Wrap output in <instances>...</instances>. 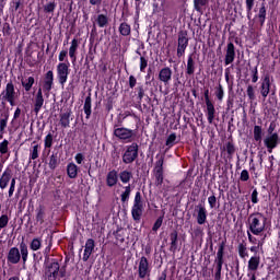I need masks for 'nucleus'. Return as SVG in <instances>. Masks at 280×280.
I'll list each match as a JSON object with an SVG mask.
<instances>
[{"label": "nucleus", "instance_id": "nucleus-35", "mask_svg": "<svg viewBox=\"0 0 280 280\" xmlns=\"http://www.w3.org/2000/svg\"><path fill=\"white\" fill-rule=\"evenodd\" d=\"M120 34L124 36H128L130 34V26L126 23H122L119 27Z\"/></svg>", "mask_w": 280, "mask_h": 280}, {"label": "nucleus", "instance_id": "nucleus-14", "mask_svg": "<svg viewBox=\"0 0 280 280\" xmlns=\"http://www.w3.org/2000/svg\"><path fill=\"white\" fill-rule=\"evenodd\" d=\"M115 136L118 137L121 140H128L132 137L133 132L126 128H117L114 131Z\"/></svg>", "mask_w": 280, "mask_h": 280}, {"label": "nucleus", "instance_id": "nucleus-60", "mask_svg": "<svg viewBox=\"0 0 280 280\" xmlns=\"http://www.w3.org/2000/svg\"><path fill=\"white\" fill-rule=\"evenodd\" d=\"M252 201L254 202V205H257L258 202V192L256 189L252 194Z\"/></svg>", "mask_w": 280, "mask_h": 280}, {"label": "nucleus", "instance_id": "nucleus-19", "mask_svg": "<svg viewBox=\"0 0 280 280\" xmlns=\"http://www.w3.org/2000/svg\"><path fill=\"white\" fill-rule=\"evenodd\" d=\"M143 212V203H133L131 213H132V218L136 221L141 220V215Z\"/></svg>", "mask_w": 280, "mask_h": 280}, {"label": "nucleus", "instance_id": "nucleus-16", "mask_svg": "<svg viewBox=\"0 0 280 280\" xmlns=\"http://www.w3.org/2000/svg\"><path fill=\"white\" fill-rule=\"evenodd\" d=\"M52 83H54V73L52 71H48L45 75V81L43 84V90L45 92H49L52 88Z\"/></svg>", "mask_w": 280, "mask_h": 280}, {"label": "nucleus", "instance_id": "nucleus-51", "mask_svg": "<svg viewBox=\"0 0 280 280\" xmlns=\"http://www.w3.org/2000/svg\"><path fill=\"white\" fill-rule=\"evenodd\" d=\"M176 140V135L172 133L166 141V145L172 147L174 144V141Z\"/></svg>", "mask_w": 280, "mask_h": 280}, {"label": "nucleus", "instance_id": "nucleus-43", "mask_svg": "<svg viewBox=\"0 0 280 280\" xmlns=\"http://www.w3.org/2000/svg\"><path fill=\"white\" fill-rule=\"evenodd\" d=\"M266 14H267V10H266L265 5H262L261 9L259 10V19H260L261 24H264L266 21Z\"/></svg>", "mask_w": 280, "mask_h": 280}, {"label": "nucleus", "instance_id": "nucleus-44", "mask_svg": "<svg viewBox=\"0 0 280 280\" xmlns=\"http://www.w3.org/2000/svg\"><path fill=\"white\" fill-rule=\"evenodd\" d=\"M52 145V135L48 133L45 137V148H50Z\"/></svg>", "mask_w": 280, "mask_h": 280}, {"label": "nucleus", "instance_id": "nucleus-56", "mask_svg": "<svg viewBox=\"0 0 280 280\" xmlns=\"http://www.w3.org/2000/svg\"><path fill=\"white\" fill-rule=\"evenodd\" d=\"M249 179V174H248V171L244 170L242 171V174H241V180H248Z\"/></svg>", "mask_w": 280, "mask_h": 280}, {"label": "nucleus", "instance_id": "nucleus-6", "mask_svg": "<svg viewBox=\"0 0 280 280\" xmlns=\"http://www.w3.org/2000/svg\"><path fill=\"white\" fill-rule=\"evenodd\" d=\"M265 145L268 148V151L271 153L275 148L280 143V138L278 133L267 135L264 139Z\"/></svg>", "mask_w": 280, "mask_h": 280}, {"label": "nucleus", "instance_id": "nucleus-31", "mask_svg": "<svg viewBox=\"0 0 280 280\" xmlns=\"http://www.w3.org/2000/svg\"><path fill=\"white\" fill-rule=\"evenodd\" d=\"M20 249H21L22 260L25 264L28 255L27 246L24 243H21Z\"/></svg>", "mask_w": 280, "mask_h": 280}, {"label": "nucleus", "instance_id": "nucleus-38", "mask_svg": "<svg viewBox=\"0 0 280 280\" xmlns=\"http://www.w3.org/2000/svg\"><path fill=\"white\" fill-rule=\"evenodd\" d=\"M57 164H58V159H57V156H56L55 154H52V155L49 158V163H48L50 170H56Z\"/></svg>", "mask_w": 280, "mask_h": 280}, {"label": "nucleus", "instance_id": "nucleus-27", "mask_svg": "<svg viewBox=\"0 0 280 280\" xmlns=\"http://www.w3.org/2000/svg\"><path fill=\"white\" fill-rule=\"evenodd\" d=\"M31 250H39L42 248V238L35 237L30 245Z\"/></svg>", "mask_w": 280, "mask_h": 280}, {"label": "nucleus", "instance_id": "nucleus-12", "mask_svg": "<svg viewBox=\"0 0 280 280\" xmlns=\"http://www.w3.org/2000/svg\"><path fill=\"white\" fill-rule=\"evenodd\" d=\"M95 247V243L92 238H89L85 243V248H84V254H83V261H88L89 258L91 257L93 250Z\"/></svg>", "mask_w": 280, "mask_h": 280}, {"label": "nucleus", "instance_id": "nucleus-21", "mask_svg": "<svg viewBox=\"0 0 280 280\" xmlns=\"http://www.w3.org/2000/svg\"><path fill=\"white\" fill-rule=\"evenodd\" d=\"M207 221V210L203 206H199L198 212H197V222L198 224H206Z\"/></svg>", "mask_w": 280, "mask_h": 280}, {"label": "nucleus", "instance_id": "nucleus-13", "mask_svg": "<svg viewBox=\"0 0 280 280\" xmlns=\"http://www.w3.org/2000/svg\"><path fill=\"white\" fill-rule=\"evenodd\" d=\"M20 258H21V255L19 249L16 247H12L8 254V261L12 265H16L20 262Z\"/></svg>", "mask_w": 280, "mask_h": 280}, {"label": "nucleus", "instance_id": "nucleus-26", "mask_svg": "<svg viewBox=\"0 0 280 280\" xmlns=\"http://www.w3.org/2000/svg\"><path fill=\"white\" fill-rule=\"evenodd\" d=\"M70 115L71 113L70 112H65L60 115V124L62 127H69L70 125Z\"/></svg>", "mask_w": 280, "mask_h": 280}, {"label": "nucleus", "instance_id": "nucleus-49", "mask_svg": "<svg viewBox=\"0 0 280 280\" xmlns=\"http://www.w3.org/2000/svg\"><path fill=\"white\" fill-rule=\"evenodd\" d=\"M44 211L43 210H38L37 211V215H36V222H39V224H43L44 222Z\"/></svg>", "mask_w": 280, "mask_h": 280}, {"label": "nucleus", "instance_id": "nucleus-2", "mask_svg": "<svg viewBox=\"0 0 280 280\" xmlns=\"http://www.w3.org/2000/svg\"><path fill=\"white\" fill-rule=\"evenodd\" d=\"M69 67H70V63L68 60H67V62H60L57 66V78L61 85H63L68 80Z\"/></svg>", "mask_w": 280, "mask_h": 280}, {"label": "nucleus", "instance_id": "nucleus-5", "mask_svg": "<svg viewBox=\"0 0 280 280\" xmlns=\"http://www.w3.org/2000/svg\"><path fill=\"white\" fill-rule=\"evenodd\" d=\"M65 272L60 270V266L58 262H51L48 271H47V277L49 280H57L58 278H63Z\"/></svg>", "mask_w": 280, "mask_h": 280}, {"label": "nucleus", "instance_id": "nucleus-61", "mask_svg": "<svg viewBox=\"0 0 280 280\" xmlns=\"http://www.w3.org/2000/svg\"><path fill=\"white\" fill-rule=\"evenodd\" d=\"M133 205H142V201H141V194H140V192H137V194H136L135 203H133Z\"/></svg>", "mask_w": 280, "mask_h": 280}, {"label": "nucleus", "instance_id": "nucleus-37", "mask_svg": "<svg viewBox=\"0 0 280 280\" xmlns=\"http://www.w3.org/2000/svg\"><path fill=\"white\" fill-rule=\"evenodd\" d=\"M130 194H131L130 186H126L125 191L121 194V201L127 202V200L129 199Z\"/></svg>", "mask_w": 280, "mask_h": 280}, {"label": "nucleus", "instance_id": "nucleus-18", "mask_svg": "<svg viewBox=\"0 0 280 280\" xmlns=\"http://www.w3.org/2000/svg\"><path fill=\"white\" fill-rule=\"evenodd\" d=\"M43 104H44L43 90H42V88H39L38 92L36 94V97H35V105H34V112L36 114H38Z\"/></svg>", "mask_w": 280, "mask_h": 280}, {"label": "nucleus", "instance_id": "nucleus-63", "mask_svg": "<svg viewBox=\"0 0 280 280\" xmlns=\"http://www.w3.org/2000/svg\"><path fill=\"white\" fill-rule=\"evenodd\" d=\"M83 160H84V156L81 153H78L75 155V161L78 164H81Z\"/></svg>", "mask_w": 280, "mask_h": 280}, {"label": "nucleus", "instance_id": "nucleus-59", "mask_svg": "<svg viewBox=\"0 0 280 280\" xmlns=\"http://www.w3.org/2000/svg\"><path fill=\"white\" fill-rule=\"evenodd\" d=\"M226 151L229 154H233L235 152V148L231 142L226 144Z\"/></svg>", "mask_w": 280, "mask_h": 280}, {"label": "nucleus", "instance_id": "nucleus-47", "mask_svg": "<svg viewBox=\"0 0 280 280\" xmlns=\"http://www.w3.org/2000/svg\"><path fill=\"white\" fill-rule=\"evenodd\" d=\"M38 158V145H34L33 149L31 150V159L35 160Z\"/></svg>", "mask_w": 280, "mask_h": 280}, {"label": "nucleus", "instance_id": "nucleus-64", "mask_svg": "<svg viewBox=\"0 0 280 280\" xmlns=\"http://www.w3.org/2000/svg\"><path fill=\"white\" fill-rule=\"evenodd\" d=\"M136 83H137V80L135 79V77H130L129 78V84H130V88H133L135 85H136Z\"/></svg>", "mask_w": 280, "mask_h": 280}, {"label": "nucleus", "instance_id": "nucleus-10", "mask_svg": "<svg viewBox=\"0 0 280 280\" xmlns=\"http://www.w3.org/2000/svg\"><path fill=\"white\" fill-rule=\"evenodd\" d=\"M259 266H260V256L255 255L250 257L248 261V273H255L256 271H258Z\"/></svg>", "mask_w": 280, "mask_h": 280}, {"label": "nucleus", "instance_id": "nucleus-29", "mask_svg": "<svg viewBox=\"0 0 280 280\" xmlns=\"http://www.w3.org/2000/svg\"><path fill=\"white\" fill-rule=\"evenodd\" d=\"M96 22H97V24H98L100 27H104V26L107 25L108 19H107L106 15L100 14V15L97 16V19H96Z\"/></svg>", "mask_w": 280, "mask_h": 280}, {"label": "nucleus", "instance_id": "nucleus-9", "mask_svg": "<svg viewBox=\"0 0 280 280\" xmlns=\"http://www.w3.org/2000/svg\"><path fill=\"white\" fill-rule=\"evenodd\" d=\"M215 266H217L215 280H220L221 270L223 266V246H221L217 253Z\"/></svg>", "mask_w": 280, "mask_h": 280}, {"label": "nucleus", "instance_id": "nucleus-48", "mask_svg": "<svg viewBox=\"0 0 280 280\" xmlns=\"http://www.w3.org/2000/svg\"><path fill=\"white\" fill-rule=\"evenodd\" d=\"M247 95H248L249 100H252V101H254L256 98L255 91L252 85H248V88H247Z\"/></svg>", "mask_w": 280, "mask_h": 280}, {"label": "nucleus", "instance_id": "nucleus-25", "mask_svg": "<svg viewBox=\"0 0 280 280\" xmlns=\"http://www.w3.org/2000/svg\"><path fill=\"white\" fill-rule=\"evenodd\" d=\"M67 173L69 178H77L78 166L74 163H69L67 166Z\"/></svg>", "mask_w": 280, "mask_h": 280}, {"label": "nucleus", "instance_id": "nucleus-15", "mask_svg": "<svg viewBox=\"0 0 280 280\" xmlns=\"http://www.w3.org/2000/svg\"><path fill=\"white\" fill-rule=\"evenodd\" d=\"M172 74H173V71H172L168 67H166V68H163V69L160 71V73H159V79H160L162 82L168 84V83L171 82V80H172Z\"/></svg>", "mask_w": 280, "mask_h": 280}, {"label": "nucleus", "instance_id": "nucleus-30", "mask_svg": "<svg viewBox=\"0 0 280 280\" xmlns=\"http://www.w3.org/2000/svg\"><path fill=\"white\" fill-rule=\"evenodd\" d=\"M91 108H92L91 97L89 96L85 98V103H84V113L86 114L88 118L92 113Z\"/></svg>", "mask_w": 280, "mask_h": 280}, {"label": "nucleus", "instance_id": "nucleus-11", "mask_svg": "<svg viewBox=\"0 0 280 280\" xmlns=\"http://www.w3.org/2000/svg\"><path fill=\"white\" fill-rule=\"evenodd\" d=\"M12 178L11 170L7 168L0 176V189H7Z\"/></svg>", "mask_w": 280, "mask_h": 280}, {"label": "nucleus", "instance_id": "nucleus-24", "mask_svg": "<svg viewBox=\"0 0 280 280\" xmlns=\"http://www.w3.org/2000/svg\"><path fill=\"white\" fill-rule=\"evenodd\" d=\"M78 40L74 38L72 42H71V46L69 48V56L70 58L72 59V61L74 62L77 60V49H78Z\"/></svg>", "mask_w": 280, "mask_h": 280}, {"label": "nucleus", "instance_id": "nucleus-20", "mask_svg": "<svg viewBox=\"0 0 280 280\" xmlns=\"http://www.w3.org/2000/svg\"><path fill=\"white\" fill-rule=\"evenodd\" d=\"M270 85H271L270 78L269 75H266L261 83V89H260V93L265 98L270 93Z\"/></svg>", "mask_w": 280, "mask_h": 280}, {"label": "nucleus", "instance_id": "nucleus-41", "mask_svg": "<svg viewBox=\"0 0 280 280\" xmlns=\"http://www.w3.org/2000/svg\"><path fill=\"white\" fill-rule=\"evenodd\" d=\"M8 145H9V141L8 140H3L0 143V153L1 154H5L8 152Z\"/></svg>", "mask_w": 280, "mask_h": 280}, {"label": "nucleus", "instance_id": "nucleus-17", "mask_svg": "<svg viewBox=\"0 0 280 280\" xmlns=\"http://www.w3.org/2000/svg\"><path fill=\"white\" fill-rule=\"evenodd\" d=\"M235 59V47L232 43L228 45L226 56H225V65L229 66Z\"/></svg>", "mask_w": 280, "mask_h": 280}, {"label": "nucleus", "instance_id": "nucleus-7", "mask_svg": "<svg viewBox=\"0 0 280 280\" xmlns=\"http://www.w3.org/2000/svg\"><path fill=\"white\" fill-rule=\"evenodd\" d=\"M205 98H206V105H207V110H206L207 118H208V121L210 124H212L214 118H215V108H214V105L212 104V102L209 98V90H207L205 92Z\"/></svg>", "mask_w": 280, "mask_h": 280}, {"label": "nucleus", "instance_id": "nucleus-57", "mask_svg": "<svg viewBox=\"0 0 280 280\" xmlns=\"http://www.w3.org/2000/svg\"><path fill=\"white\" fill-rule=\"evenodd\" d=\"M156 185H162L163 183V173H155Z\"/></svg>", "mask_w": 280, "mask_h": 280}, {"label": "nucleus", "instance_id": "nucleus-42", "mask_svg": "<svg viewBox=\"0 0 280 280\" xmlns=\"http://www.w3.org/2000/svg\"><path fill=\"white\" fill-rule=\"evenodd\" d=\"M9 219L7 214H2L0 217V229H5V226L8 225Z\"/></svg>", "mask_w": 280, "mask_h": 280}, {"label": "nucleus", "instance_id": "nucleus-4", "mask_svg": "<svg viewBox=\"0 0 280 280\" xmlns=\"http://www.w3.org/2000/svg\"><path fill=\"white\" fill-rule=\"evenodd\" d=\"M151 269L147 257L142 256L138 265V273L140 279H144L150 276Z\"/></svg>", "mask_w": 280, "mask_h": 280}, {"label": "nucleus", "instance_id": "nucleus-23", "mask_svg": "<svg viewBox=\"0 0 280 280\" xmlns=\"http://www.w3.org/2000/svg\"><path fill=\"white\" fill-rule=\"evenodd\" d=\"M188 46V39L186 37H179L177 55L180 57L184 55L186 47Z\"/></svg>", "mask_w": 280, "mask_h": 280}, {"label": "nucleus", "instance_id": "nucleus-22", "mask_svg": "<svg viewBox=\"0 0 280 280\" xmlns=\"http://www.w3.org/2000/svg\"><path fill=\"white\" fill-rule=\"evenodd\" d=\"M117 180H118L117 172L115 170L110 171L106 177V183H107L108 187H114V185L117 184Z\"/></svg>", "mask_w": 280, "mask_h": 280}, {"label": "nucleus", "instance_id": "nucleus-3", "mask_svg": "<svg viewBox=\"0 0 280 280\" xmlns=\"http://www.w3.org/2000/svg\"><path fill=\"white\" fill-rule=\"evenodd\" d=\"M2 100L10 103L11 106L15 104L16 92L14 85L9 82L5 86V90L1 93Z\"/></svg>", "mask_w": 280, "mask_h": 280}, {"label": "nucleus", "instance_id": "nucleus-36", "mask_svg": "<svg viewBox=\"0 0 280 280\" xmlns=\"http://www.w3.org/2000/svg\"><path fill=\"white\" fill-rule=\"evenodd\" d=\"M261 133H262V129L260 126H255L254 128V137L256 141H260L261 140Z\"/></svg>", "mask_w": 280, "mask_h": 280}, {"label": "nucleus", "instance_id": "nucleus-55", "mask_svg": "<svg viewBox=\"0 0 280 280\" xmlns=\"http://www.w3.org/2000/svg\"><path fill=\"white\" fill-rule=\"evenodd\" d=\"M172 248H175L177 245V233L171 235Z\"/></svg>", "mask_w": 280, "mask_h": 280}, {"label": "nucleus", "instance_id": "nucleus-32", "mask_svg": "<svg viewBox=\"0 0 280 280\" xmlns=\"http://www.w3.org/2000/svg\"><path fill=\"white\" fill-rule=\"evenodd\" d=\"M34 81H35V80H34L33 77H30V78L26 80V82L22 80V85L24 86V89H25L26 92H28V91L32 89V86H33V84H34Z\"/></svg>", "mask_w": 280, "mask_h": 280}, {"label": "nucleus", "instance_id": "nucleus-40", "mask_svg": "<svg viewBox=\"0 0 280 280\" xmlns=\"http://www.w3.org/2000/svg\"><path fill=\"white\" fill-rule=\"evenodd\" d=\"M154 172H155V174H163V159L162 158L156 162Z\"/></svg>", "mask_w": 280, "mask_h": 280}, {"label": "nucleus", "instance_id": "nucleus-33", "mask_svg": "<svg viewBox=\"0 0 280 280\" xmlns=\"http://www.w3.org/2000/svg\"><path fill=\"white\" fill-rule=\"evenodd\" d=\"M238 254H240V257L242 259L248 258V252H247V248H246V246L244 244H241L238 246Z\"/></svg>", "mask_w": 280, "mask_h": 280}, {"label": "nucleus", "instance_id": "nucleus-50", "mask_svg": "<svg viewBox=\"0 0 280 280\" xmlns=\"http://www.w3.org/2000/svg\"><path fill=\"white\" fill-rule=\"evenodd\" d=\"M162 224H163V217H160V218L155 221V223H154V225H153V231H158V230L162 226Z\"/></svg>", "mask_w": 280, "mask_h": 280}, {"label": "nucleus", "instance_id": "nucleus-53", "mask_svg": "<svg viewBox=\"0 0 280 280\" xmlns=\"http://www.w3.org/2000/svg\"><path fill=\"white\" fill-rule=\"evenodd\" d=\"M8 117L0 119V132H4V129L7 127Z\"/></svg>", "mask_w": 280, "mask_h": 280}, {"label": "nucleus", "instance_id": "nucleus-46", "mask_svg": "<svg viewBox=\"0 0 280 280\" xmlns=\"http://www.w3.org/2000/svg\"><path fill=\"white\" fill-rule=\"evenodd\" d=\"M147 67H148V60L144 57H141L140 58V70H141V72H144Z\"/></svg>", "mask_w": 280, "mask_h": 280}, {"label": "nucleus", "instance_id": "nucleus-62", "mask_svg": "<svg viewBox=\"0 0 280 280\" xmlns=\"http://www.w3.org/2000/svg\"><path fill=\"white\" fill-rule=\"evenodd\" d=\"M255 0H246V7L248 11H252Z\"/></svg>", "mask_w": 280, "mask_h": 280}, {"label": "nucleus", "instance_id": "nucleus-34", "mask_svg": "<svg viewBox=\"0 0 280 280\" xmlns=\"http://www.w3.org/2000/svg\"><path fill=\"white\" fill-rule=\"evenodd\" d=\"M195 72V62L191 56H189L187 61V73L192 74Z\"/></svg>", "mask_w": 280, "mask_h": 280}, {"label": "nucleus", "instance_id": "nucleus-8", "mask_svg": "<svg viewBox=\"0 0 280 280\" xmlns=\"http://www.w3.org/2000/svg\"><path fill=\"white\" fill-rule=\"evenodd\" d=\"M138 156V145L136 143H132L130 147H128L127 151L124 154V162L125 163H131L135 161V159Z\"/></svg>", "mask_w": 280, "mask_h": 280}, {"label": "nucleus", "instance_id": "nucleus-58", "mask_svg": "<svg viewBox=\"0 0 280 280\" xmlns=\"http://www.w3.org/2000/svg\"><path fill=\"white\" fill-rule=\"evenodd\" d=\"M67 55H68L67 50H61L59 54V57H58L59 61H61V62L65 61L67 58Z\"/></svg>", "mask_w": 280, "mask_h": 280}, {"label": "nucleus", "instance_id": "nucleus-54", "mask_svg": "<svg viewBox=\"0 0 280 280\" xmlns=\"http://www.w3.org/2000/svg\"><path fill=\"white\" fill-rule=\"evenodd\" d=\"M55 3L50 2L44 7L45 12H54L55 10Z\"/></svg>", "mask_w": 280, "mask_h": 280}, {"label": "nucleus", "instance_id": "nucleus-28", "mask_svg": "<svg viewBox=\"0 0 280 280\" xmlns=\"http://www.w3.org/2000/svg\"><path fill=\"white\" fill-rule=\"evenodd\" d=\"M132 177V174L128 171H124L119 174V178L121 183H129L130 178Z\"/></svg>", "mask_w": 280, "mask_h": 280}, {"label": "nucleus", "instance_id": "nucleus-45", "mask_svg": "<svg viewBox=\"0 0 280 280\" xmlns=\"http://www.w3.org/2000/svg\"><path fill=\"white\" fill-rule=\"evenodd\" d=\"M215 95H217V97H218L220 101L223 100L224 91H223V88H222L221 84H220L219 88L217 89Z\"/></svg>", "mask_w": 280, "mask_h": 280}, {"label": "nucleus", "instance_id": "nucleus-52", "mask_svg": "<svg viewBox=\"0 0 280 280\" xmlns=\"http://www.w3.org/2000/svg\"><path fill=\"white\" fill-rule=\"evenodd\" d=\"M208 201H209V205L211 207V209H214L215 205H217V197L213 195V196H210L208 198Z\"/></svg>", "mask_w": 280, "mask_h": 280}, {"label": "nucleus", "instance_id": "nucleus-39", "mask_svg": "<svg viewBox=\"0 0 280 280\" xmlns=\"http://www.w3.org/2000/svg\"><path fill=\"white\" fill-rule=\"evenodd\" d=\"M208 3V0H194L195 9L200 11Z\"/></svg>", "mask_w": 280, "mask_h": 280}, {"label": "nucleus", "instance_id": "nucleus-1", "mask_svg": "<svg viewBox=\"0 0 280 280\" xmlns=\"http://www.w3.org/2000/svg\"><path fill=\"white\" fill-rule=\"evenodd\" d=\"M248 224L254 235H260L266 229V219L260 213L252 214L248 218Z\"/></svg>", "mask_w": 280, "mask_h": 280}]
</instances>
